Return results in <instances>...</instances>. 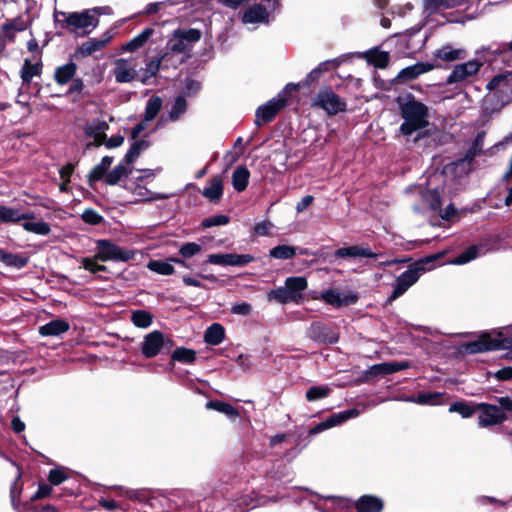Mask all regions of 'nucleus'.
<instances>
[{"instance_id": "obj_1", "label": "nucleus", "mask_w": 512, "mask_h": 512, "mask_svg": "<svg viewBox=\"0 0 512 512\" xmlns=\"http://www.w3.org/2000/svg\"><path fill=\"white\" fill-rule=\"evenodd\" d=\"M400 110L401 116L404 119L400 126V132L403 135L409 136L428 125V107L414 98L401 104Z\"/></svg>"}, {"instance_id": "obj_2", "label": "nucleus", "mask_w": 512, "mask_h": 512, "mask_svg": "<svg viewBox=\"0 0 512 512\" xmlns=\"http://www.w3.org/2000/svg\"><path fill=\"white\" fill-rule=\"evenodd\" d=\"M92 11L85 9L81 12H55V20L61 23L62 28H69L72 32L87 35L99 24V19L92 16Z\"/></svg>"}, {"instance_id": "obj_3", "label": "nucleus", "mask_w": 512, "mask_h": 512, "mask_svg": "<svg viewBox=\"0 0 512 512\" xmlns=\"http://www.w3.org/2000/svg\"><path fill=\"white\" fill-rule=\"evenodd\" d=\"M201 38V32L198 29H176L166 45V53L163 55L164 61H168L171 55H181L179 63L184 61V57L190 51L191 45L198 42Z\"/></svg>"}, {"instance_id": "obj_4", "label": "nucleus", "mask_w": 512, "mask_h": 512, "mask_svg": "<svg viewBox=\"0 0 512 512\" xmlns=\"http://www.w3.org/2000/svg\"><path fill=\"white\" fill-rule=\"evenodd\" d=\"M437 258L438 256H430L411 264L406 271L396 278L389 301H394L402 296L419 280L420 276L426 272L425 264L432 263Z\"/></svg>"}, {"instance_id": "obj_5", "label": "nucleus", "mask_w": 512, "mask_h": 512, "mask_svg": "<svg viewBox=\"0 0 512 512\" xmlns=\"http://www.w3.org/2000/svg\"><path fill=\"white\" fill-rule=\"evenodd\" d=\"M490 50L491 46H483L476 50L475 54L477 58L455 65L451 73L448 75L446 83H461L475 76L485 63V59L482 58L481 54L484 52H491Z\"/></svg>"}, {"instance_id": "obj_6", "label": "nucleus", "mask_w": 512, "mask_h": 512, "mask_svg": "<svg viewBox=\"0 0 512 512\" xmlns=\"http://www.w3.org/2000/svg\"><path fill=\"white\" fill-rule=\"evenodd\" d=\"M174 346L169 336L159 330L146 334L141 343V353L145 358H153L168 353Z\"/></svg>"}, {"instance_id": "obj_7", "label": "nucleus", "mask_w": 512, "mask_h": 512, "mask_svg": "<svg viewBox=\"0 0 512 512\" xmlns=\"http://www.w3.org/2000/svg\"><path fill=\"white\" fill-rule=\"evenodd\" d=\"M96 259L100 261H121L128 262L134 258V251L123 249L109 240L100 239L97 241Z\"/></svg>"}, {"instance_id": "obj_8", "label": "nucleus", "mask_w": 512, "mask_h": 512, "mask_svg": "<svg viewBox=\"0 0 512 512\" xmlns=\"http://www.w3.org/2000/svg\"><path fill=\"white\" fill-rule=\"evenodd\" d=\"M287 101L286 92H281L276 97L258 107L255 114L256 125L261 126L262 124L271 122L277 113L286 106Z\"/></svg>"}, {"instance_id": "obj_9", "label": "nucleus", "mask_w": 512, "mask_h": 512, "mask_svg": "<svg viewBox=\"0 0 512 512\" xmlns=\"http://www.w3.org/2000/svg\"><path fill=\"white\" fill-rule=\"evenodd\" d=\"M112 74L117 83H130L138 76V62L135 58H119L113 62Z\"/></svg>"}, {"instance_id": "obj_10", "label": "nucleus", "mask_w": 512, "mask_h": 512, "mask_svg": "<svg viewBox=\"0 0 512 512\" xmlns=\"http://www.w3.org/2000/svg\"><path fill=\"white\" fill-rule=\"evenodd\" d=\"M313 105L322 108L329 115H335L346 109V104L330 88L320 90L313 99Z\"/></svg>"}, {"instance_id": "obj_11", "label": "nucleus", "mask_w": 512, "mask_h": 512, "mask_svg": "<svg viewBox=\"0 0 512 512\" xmlns=\"http://www.w3.org/2000/svg\"><path fill=\"white\" fill-rule=\"evenodd\" d=\"M477 411L480 412L478 416V425L482 428L500 425L504 423L508 417L498 406L488 403H477Z\"/></svg>"}, {"instance_id": "obj_12", "label": "nucleus", "mask_w": 512, "mask_h": 512, "mask_svg": "<svg viewBox=\"0 0 512 512\" xmlns=\"http://www.w3.org/2000/svg\"><path fill=\"white\" fill-rule=\"evenodd\" d=\"M487 89L494 92L502 104L512 100V72H505L494 76L487 84Z\"/></svg>"}, {"instance_id": "obj_13", "label": "nucleus", "mask_w": 512, "mask_h": 512, "mask_svg": "<svg viewBox=\"0 0 512 512\" xmlns=\"http://www.w3.org/2000/svg\"><path fill=\"white\" fill-rule=\"evenodd\" d=\"M500 348V340L492 338L488 333H482L476 340L462 344L460 351L467 354H477Z\"/></svg>"}, {"instance_id": "obj_14", "label": "nucleus", "mask_w": 512, "mask_h": 512, "mask_svg": "<svg viewBox=\"0 0 512 512\" xmlns=\"http://www.w3.org/2000/svg\"><path fill=\"white\" fill-rule=\"evenodd\" d=\"M254 261L250 254H210L207 262L214 265L242 267Z\"/></svg>"}, {"instance_id": "obj_15", "label": "nucleus", "mask_w": 512, "mask_h": 512, "mask_svg": "<svg viewBox=\"0 0 512 512\" xmlns=\"http://www.w3.org/2000/svg\"><path fill=\"white\" fill-rule=\"evenodd\" d=\"M320 298L331 306L341 307L356 303L358 296L352 291L342 293L337 289H328L321 293Z\"/></svg>"}, {"instance_id": "obj_16", "label": "nucleus", "mask_w": 512, "mask_h": 512, "mask_svg": "<svg viewBox=\"0 0 512 512\" xmlns=\"http://www.w3.org/2000/svg\"><path fill=\"white\" fill-rule=\"evenodd\" d=\"M359 415V411L357 409H349L345 411H341L339 413L333 414L328 417L326 420L317 424L315 427L309 430L310 435H315L321 433L327 429L333 428L337 425L342 424L348 419L355 418Z\"/></svg>"}, {"instance_id": "obj_17", "label": "nucleus", "mask_w": 512, "mask_h": 512, "mask_svg": "<svg viewBox=\"0 0 512 512\" xmlns=\"http://www.w3.org/2000/svg\"><path fill=\"white\" fill-rule=\"evenodd\" d=\"M242 23L254 27L259 24L269 23V12L261 4H255L247 8L242 15Z\"/></svg>"}, {"instance_id": "obj_18", "label": "nucleus", "mask_w": 512, "mask_h": 512, "mask_svg": "<svg viewBox=\"0 0 512 512\" xmlns=\"http://www.w3.org/2000/svg\"><path fill=\"white\" fill-rule=\"evenodd\" d=\"M311 339L322 344H335L339 336L329 326L321 323H313L309 329Z\"/></svg>"}, {"instance_id": "obj_19", "label": "nucleus", "mask_w": 512, "mask_h": 512, "mask_svg": "<svg viewBox=\"0 0 512 512\" xmlns=\"http://www.w3.org/2000/svg\"><path fill=\"white\" fill-rule=\"evenodd\" d=\"M434 65L429 62H418L414 65L403 68L398 74L396 79L399 82L405 83L414 80L420 75L427 73L434 69Z\"/></svg>"}, {"instance_id": "obj_20", "label": "nucleus", "mask_w": 512, "mask_h": 512, "mask_svg": "<svg viewBox=\"0 0 512 512\" xmlns=\"http://www.w3.org/2000/svg\"><path fill=\"white\" fill-rule=\"evenodd\" d=\"M335 257L337 258H374L376 259L379 254L371 251L367 246L353 245L349 247H342L335 251Z\"/></svg>"}, {"instance_id": "obj_21", "label": "nucleus", "mask_w": 512, "mask_h": 512, "mask_svg": "<svg viewBox=\"0 0 512 512\" xmlns=\"http://www.w3.org/2000/svg\"><path fill=\"white\" fill-rule=\"evenodd\" d=\"M358 512H381L384 507L383 500L375 495H362L355 503Z\"/></svg>"}, {"instance_id": "obj_22", "label": "nucleus", "mask_w": 512, "mask_h": 512, "mask_svg": "<svg viewBox=\"0 0 512 512\" xmlns=\"http://www.w3.org/2000/svg\"><path fill=\"white\" fill-rule=\"evenodd\" d=\"M111 38L112 34L109 31L105 32L101 38H91L81 44L78 53L83 57L89 56L105 47Z\"/></svg>"}, {"instance_id": "obj_23", "label": "nucleus", "mask_w": 512, "mask_h": 512, "mask_svg": "<svg viewBox=\"0 0 512 512\" xmlns=\"http://www.w3.org/2000/svg\"><path fill=\"white\" fill-rule=\"evenodd\" d=\"M357 56L359 58H364L368 63L380 69L385 68L390 59L388 52L381 51L378 48H372L365 52L358 53Z\"/></svg>"}, {"instance_id": "obj_24", "label": "nucleus", "mask_w": 512, "mask_h": 512, "mask_svg": "<svg viewBox=\"0 0 512 512\" xmlns=\"http://www.w3.org/2000/svg\"><path fill=\"white\" fill-rule=\"evenodd\" d=\"M285 286L293 296L295 303H300L303 299L302 292L307 288L308 282L305 277L294 276L285 280Z\"/></svg>"}, {"instance_id": "obj_25", "label": "nucleus", "mask_w": 512, "mask_h": 512, "mask_svg": "<svg viewBox=\"0 0 512 512\" xmlns=\"http://www.w3.org/2000/svg\"><path fill=\"white\" fill-rule=\"evenodd\" d=\"M469 0H424V10L429 15L439 12L443 9H450L462 6Z\"/></svg>"}, {"instance_id": "obj_26", "label": "nucleus", "mask_w": 512, "mask_h": 512, "mask_svg": "<svg viewBox=\"0 0 512 512\" xmlns=\"http://www.w3.org/2000/svg\"><path fill=\"white\" fill-rule=\"evenodd\" d=\"M70 328L67 321L54 319L39 327V334L44 337L59 336L66 333Z\"/></svg>"}, {"instance_id": "obj_27", "label": "nucleus", "mask_w": 512, "mask_h": 512, "mask_svg": "<svg viewBox=\"0 0 512 512\" xmlns=\"http://www.w3.org/2000/svg\"><path fill=\"white\" fill-rule=\"evenodd\" d=\"M409 368V363L402 362H383L371 366L370 372L376 375H389Z\"/></svg>"}, {"instance_id": "obj_28", "label": "nucleus", "mask_w": 512, "mask_h": 512, "mask_svg": "<svg viewBox=\"0 0 512 512\" xmlns=\"http://www.w3.org/2000/svg\"><path fill=\"white\" fill-rule=\"evenodd\" d=\"M33 218L34 214L32 213H22L18 209L0 205V223L19 222Z\"/></svg>"}, {"instance_id": "obj_29", "label": "nucleus", "mask_w": 512, "mask_h": 512, "mask_svg": "<svg viewBox=\"0 0 512 512\" xmlns=\"http://www.w3.org/2000/svg\"><path fill=\"white\" fill-rule=\"evenodd\" d=\"M154 29L147 27L137 36L132 38L129 42L122 46V50L125 52H134L143 47L149 38L154 34Z\"/></svg>"}, {"instance_id": "obj_30", "label": "nucleus", "mask_w": 512, "mask_h": 512, "mask_svg": "<svg viewBox=\"0 0 512 512\" xmlns=\"http://www.w3.org/2000/svg\"><path fill=\"white\" fill-rule=\"evenodd\" d=\"M187 110V102L183 96H178L174 103L171 106L167 116H162L160 119V123H165L167 121L175 122L179 120L182 115Z\"/></svg>"}, {"instance_id": "obj_31", "label": "nucleus", "mask_w": 512, "mask_h": 512, "mask_svg": "<svg viewBox=\"0 0 512 512\" xmlns=\"http://www.w3.org/2000/svg\"><path fill=\"white\" fill-rule=\"evenodd\" d=\"M435 56L443 61L450 62L456 60H463L467 56V52L461 48H454L452 46H444L435 52Z\"/></svg>"}, {"instance_id": "obj_32", "label": "nucleus", "mask_w": 512, "mask_h": 512, "mask_svg": "<svg viewBox=\"0 0 512 512\" xmlns=\"http://www.w3.org/2000/svg\"><path fill=\"white\" fill-rule=\"evenodd\" d=\"M423 207L414 206V210L416 212H420L421 210L427 208L431 211H438L441 206L440 194L437 190H427L422 194Z\"/></svg>"}, {"instance_id": "obj_33", "label": "nucleus", "mask_w": 512, "mask_h": 512, "mask_svg": "<svg viewBox=\"0 0 512 512\" xmlns=\"http://www.w3.org/2000/svg\"><path fill=\"white\" fill-rule=\"evenodd\" d=\"M250 172L246 166L240 165L232 173L233 188L238 191H244L249 183Z\"/></svg>"}, {"instance_id": "obj_34", "label": "nucleus", "mask_w": 512, "mask_h": 512, "mask_svg": "<svg viewBox=\"0 0 512 512\" xmlns=\"http://www.w3.org/2000/svg\"><path fill=\"white\" fill-rule=\"evenodd\" d=\"M202 195L210 201L219 200L223 195V181L220 176H215L203 189Z\"/></svg>"}, {"instance_id": "obj_35", "label": "nucleus", "mask_w": 512, "mask_h": 512, "mask_svg": "<svg viewBox=\"0 0 512 512\" xmlns=\"http://www.w3.org/2000/svg\"><path fill=\"white\" fill-rule=\"evenodd\" d=\"M163 56L154 58L146 62L145 67L141 69L140 81L143 84H148L149 80L157 75L162 63H165Z\"/></svg>"}, {"instance_id": "obj_36", "label": "nucleus", "mask_w": 512, "mask_h": 512, "mask_svg": "<svg viewBox=\"0 0 512 512\" xmlns=\"http://www.w3.org/2000/svg\"><path fill=\"white\" fill-rule=\"evenodd\" d=\"M225 338V330L219 323L209 326L204 333V341L209 345H219Z\"/></svg>"}, {"instance_id": "obj_37", "label": "nucleus", "mask_w": 512, "mask_h": 512, "mask_svg": "<svg viewBox=\"0 0 512 512\" xmlns=\"http://www.w3.org/2000/svg\"><path fill=\"white\" fill-rule=\"evenodd\" d=\"M76 70L77 66L73 62L58 67L55 71V81L60 85L67 84L73 79Z\"/></svg>"}, {"instance_id": "obj_38", "label": "nucleus", "mask_w": 512, "mask_h": 512, "mask_svg": "<svg viewBox=\"0 0 512 512\" xmlns=\"http://www.w3.org/2000/svg\"><path fill=\"white\" fill-rule=\"evenodd\" d=\"M484 136V132H479L476 135L472 146L467 151L465 157L457 162V165L464 164L465 162L470 164L473 159L481 153L484 144Z\"/></svg>"}, {"instance_id": "obj_39", "label": "nucleus", "mask_w": 512, "mask_h": 512, "mask_svg": "<svg viewBox=\"0 0 512 512\" xmlns=\"http://www.w3.org/2000/svg\"><path fill=\"white\" fill-rule=\"evenodd\" d=\"M206 408L220 412L231 420H235L239 417L237 409H235L231 404L223 401H209L206 403Z\"/></svg>"}, {"instance_id": "obj_40", "label": "nucleus", "mask_w": 512, "mask_h": 512, "mask_svg": "<svg viewBox=\"0 0 512 512\" xmlns=\"http://www.w3.org/2000/svg\"><path fill=\"white\" fill-rule=\"evenodd\" d=\"M109 129V125L106 121L100 119H94L92 121L87 122L84 125L83 131L85 135L91 136H99L106 134V131Z\"/></svg>"}, {"instance_id": "obj_41", "label": "nucleus", "mask_w": 512, "mask_h": 512, "mask_svg": "<svg viewBox=\"0 0 512 512\" xmlns=\"http://www.w3.org/2000/svg\"><path fill=\"white\" fill-rule=\"evenodd\" d=\"M163 105V100L159 96H153L148 99L146 106H145V112H144V118L145 121H152L156 118L158 113L160 112Z\"/></svg>"}, {"instance_id": "obj_42", "label": "nucleus", "mask_w": 512, "mask_h": 512, "mask_svg": "<svg viewBox=\"0 0 512 512\" xmlns=\"http://www.w3.org/2000/svg\"><path fill=\"white\" fill-rule=\"evenodd\" d=\"M40 65L38 63H32L26 59L21 69V79L24 85H29L32 78L40 74Z\"/></svg>"}, {"instance_id": "obj_43", "label": "nucleus", "mask_w": 512, "mask_h": 512, "mask_svg": "<svg viewBox=\"0 0 512 512\" xmlns=\"http://www.w3.org/2000/svg\"><path fill=\"white\" fill-rule=\"evenodd\" d=\"M147 268L160 275H172L175 272L174 266L167 259L166 261L162 260H151L147 264Z\"/></svg>"}, {"instance_id": "obj_44", "label": "nucleus", "mask_w": 512, "mask_h": 512, "mask_svg": "<svg viewBox=\"0 0 512 512\" xmlns=\"http://www.w3.org/2000/svg\"><path fill=\"white\" fill-rule=\"evenodd\" d=\"M267 298L269 301H276L280 304H287L294 302L293 296L289 293L286 286H281L276 289H272L268 292Z\"/></svg>"}, {"instance_id": "obj_45", "label": "nucleus", "mask_w": 512, "mask_h": 512, "mask_svg": "<svg viewBox=\"0 0 512 512\" xmlns=\"http://www.w3.org/2000/svg\"><path fill=\"white\" fill-rule=\"evenodd\" d=\"M481 247L480 246H470L465 251L460 253L456 258L450 261L453 265H463L469 263L470 261L476 259L479 255Z\"/></svg>"}, {"instance_id": "obj_46", "label": "nucleus", "mask_w": 512, "mask_h": 512, "mask_svg": "<svg viewBox=\"0 0 512 512\" xmlns=\"http://www.w3.org/2000/svg\"><path fill=\"white\" fill-rule=\"evenodd\" d=\"M113 158L110 156H104L101 162L96 165L89 173L90 181H99L106 174L108 168L111 166Z\"/></svg>"}, {"instance_id": "obj_47", "label": "nucleus", "mask_w": 512, "mask_h": 512, "mask_svg": "<svg viewBox=\"0 0 512 512\" xmlns=\"http://www.w3.org/2000/svg\"><path fill=\"white\" fill-rule=\"evenodd\" d=\"M28 27V21L24 19L22 16L6 21L2 25V30L7 34L8 37L12 38V35H9L10 31L22 32L26 30Z\"/></svg>"}, {"instance_id": "obj_48", "label": "nucleus", "mask_w": 512, "mask_h": 512, "mask_svg": "<svg viewBox=\"0 0 512 512\" xmlns=\"http://www.w3.org/2000/svg\"><path fill=\"white\" fill-rule=\"evenodd\" d=\"M478 408L475 405H470L464 401H457L450 405L449 412L459 413L463 418H470Z\"/></svg>"}, {"instance_id": "obj_49", "label": "nucleus", "mask_w": 512, "mask_h": 512, "mask_svg": "<svg viewBox=\"0 0 512 512\" xmlns=\"http://www.w3.org/2000/svg\"><path fill=\"white\" fill-rule=\"evenodd\" d=\"M296 255V248L288 245H278L269 251V256L275 259L288 260Z\"/></svg>"}, {"instance_id": "obj_50", "label": "nucleus", "mask_w": 512, "mask_h": 512, "mask_svg": "<svg viewBox=\"0 0 512 512\" xmlns=\"http://www.w3.org/2000/svg\"><path fill=\"white\" fill-rule=\"evenodd\" d=\"M119 489L121 491V495L127 497L132 501L144 503L149 499V491L147 489H129L123 487H119Z\"/></svg>"}, {"instance_id": "obj_51", "label": "nucleus", "mask_w": 512, "mask_h": 512, "mask_svg": "<svg viewBox=\"0 0 512 512\" xmlns=\"http://www.w3.org/2000/svg\"><path fill=\"white\" fill-rule=\"evenodd\" d=\"M153 316L145 310L134 311L131 315L132 323L139 328H147L152 324Z\"/></svg>"}, {"instance_id": "obj_52", "label": "nucleus", "mask_w": 512, "mask_h": 512, "mask_svg": "<svg viewBox=\"0 0 512 512\" xmlns=\"http://www.w3.org/2000/svg\"><path fill=\"white\" fill-rule=\"evenodd\" d=\"M196 358V353L192 349L180 347L173 351L171 355V359L173 361L181 362V363H193Z\"/></svg>"}, {"instance_id": "obj_53", "label": "nucleus", "mask_w": 512, "mask_h": 512, "mask_svg": "<svg viewBox=\"0 0 512 512\" xmlns=\"http://www.w3.org/2000/svg\"><path fill=\"white\" fill-rule=\"evenodd\" d=\"M330 392L331 389L326 385L312 386L306 392V399L309 402H314L326 398L327 396H329Z\"/></svg>"}, {"instance_id": "obj_54", "label": "nucleus", "mask_w": 512, "mask_h": 512, "mask_svg": "<svg viewBox=\"0 0 512 512\" xmlns=\"http://www.w3.org/2000/svg\"><path fill=\"white\" fill-rule=\"evenodd\" d=\"M23 228L28 232L43 236L48 235L51 231L49 224L44 221H28L23 224Z\"/></svg>"}, {"instance_id": "obj_55", "label": "nucleus", "mask_w": 512, "mask_h": 512, "mask_svg": "<svg viewBox=\"0 0 512 512\" xmlns=\"http://www.w3.org/2000/svg\"><path fill=\"white\" fill-rule=\"evenodd\" d=\"M68 478V470L64 467H57L49 471L48 480L52 485H60Z\"/></svg>"}, {"instance_id": "obj_56", "label": "nucleus", "mask_w": 512, "mask_h": 512, "mask_svg": "<svg viewBox=\"0 0 512 512\" xmlns=\"http://www.w3.org/2000/svg\"><path fill=\"white\" fill-rule=\"evenodd\" d=\"M127 174V169L123 164L115 166L109 173H107L105 182L108 185H116L121 178Z\"/></svg>"}, {"instance_id": "obj_57", "label": "nucleus", "mask_w": 512, "mask_h": 512, "mask_svg": "<svg viewBox=\"0 0 512 512\" xmlns=\"http://www.w3.org/2000/svg\"><path fill=\"white\" fill-rule=\"evenodd\" d=\"M201 245L195 243V242H187V243H184L180 248H179V254L183 257V258H191L195 255H197L200 251H201Z\"/></svg>"}, {"instance_id": "obj_58", "label": "nucleus", "mask_w": 512, "mask_h": 512, "mask_svg": "<svg viewBox=\"0 0 512 512\" xmlns=\"http://www.w3.org/2000/svg\"><path fill=\"white\" fill-rule=\"evenodd\" d=\"M440 396V394L436 393H420L416 398L406 397L404 400L407 402H413L417 404H433L434 399L439 398Z\"/></svg>"}, {"instance_id": "obj_59", "label": "nucleus", "mask_w": 512, "mask_h": 512, "mask_svg": "<svg viewBox=\"0 0 512 512\" xmlns=\"http://www.w3.org/2000/svg\"><path fill=\"white\" fill-rule=\"evenodd\" d=\"M178 3L177 0H166L161 2L150 3L146 6L142 14L150 15L157 13L164 6H174Z\"/></svg>"}, {"instance_id": "obj_60", "label": "nucleus", "mask_w": 512, "mask_h": 512, "mask_svg": "<svg viewBox=\"0 0 512 512\" xmlns=\"http://www.w3.org/2000/svg\"><path fill=\"white\" fill-rule=\"evenodd\" d=\"M99 259H96V255L94 258H83L82 266L84 269L90 271L91 273H97L101 271H106V267L104 265H100L97 263Z\"/></svg>"}, {"instance_id": "obj_61", "label": "nucleus", "mask_w": 512, "mask_h": 512, "mask_svg": "<svg viewBox=\"0 0 512 512\" xmlns=\"http://www.w3.org/2000/svg\"><path fill=\"white\" fill-rule=\"evenodd\" d=\"M229 223V217L226 215H215L203 220L202 225L206 228L222 226Z\"/></svg>"}, {"instance_id": "obj_62", "label": "nucleus", "mask_w": 512, "mask_h": 512, "mask_svg": "<svg viewBox=\"0 0 512 512\" xmlns=\"http://www.w3.org/2000/svg\"><path fill=\"white\" fill-rule=\"evenodd\" d=\"M4 264L11 267L22 268L27 264V259L15 254L8 253Z\"/></svg>"}, {"instance_id": "obj_63", "label": "nucleus", "mask_w": 512, "mask_h": 512, "mask_svg": "<svg viewBox=\"0 0 512 512\" xmlns=\"http://www.w3.org/2000/svg\"><path fill=\"white\" fill-rule=\"evenodd\" d=\"M82 219L88 224L96 225L99 224L103 218L95 210L86 209L82 214Z\"/></svg>"}, {"instance_id": "obj_64", "label": "nucleus", "mask_w": 512, "mask_h": 512, "mask_svg": "<svg viewBox=\"0 0 512 512\" xmlns=\"http://www.w3.org/2000/svg\"><path fill=\"white\" fill-rule=\"evenodd\" d=\"M252 307L249 303H236L231 307V312L236 315L247 316L251 313Z\"/></svg>"}]
</instances>
